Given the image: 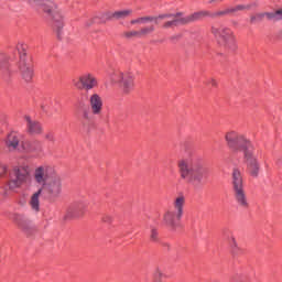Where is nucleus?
Masks as SVG:
<instances>
[{"instance_id": "1", "label": "nucleus", "mask_w": 282, "mask_h": 282, "mask_svg": "<svg viewBox=\"0 0 282 282\" xmlns=\"http://www.w3.org/2000/svg\"><path fill=\"white\" fill-rule=\"evenodd\" d=\"M225 140L227 142V147L234 153H243L245 164L247 165V172L251 177H259V173L261 172V164H259V160L257 159V154L254 152V145L246 135L231 130L225 134Z\"/></svg>"}, {"instance_id": "2", "label": "nucleus", "mask_w": 282, "mask_h": 282, "mask_svg": "<svg viewBox=\"0 0 282 282\" xmlns=\"http://www.w3.org/2000/svg\"><path fill=\"white\" fill-rule=\"evenodd\" d=\"M177 169L181 180L187 184L202 183V180H204L208 173L202 160L195 156L178 160Z\"/></svg>"}, {"instance_id": "3", "label": "nucleus", "mask_w": 282, "mask_h": 282, "mask_svg": "<svg viewBox=\"0 0 282 282\" xmlns=\"http://www.w3.org/2000/svg\"><path fill=\"white\" fill-rule=\"evenodd\" d=\"M29 3L36 6L48 15V25L55 34H57V39L63 36V28H65V15H63V11L58 10L56 3L52 2V0H28Z\"/></svg>"}, {"instance_id": "4", "label": "nucleus", "mask_w": 282, "mask_h": 282, "mask_svg": "<svg viewBox=\"0 0 282 282\" xmlns=\"http://www.w3.org/2000/svg\"><path fill=\"white\" fill-rule=\"evenodd\" d=\"M43 191L51 198L58 197V195L63 193V181L61 180V176L55 173L43 187L31 196L29 204L34 213L41 210V202L39 200V197H41Z\"/></svg>"}, {"instance_id": "5", "label": "nucleus", "mask_w": 282, "mask_h": 282, "mask_svg": "<svg viewBox=\"0 0 282 282\" xmlns=\"http://www.w3.org/2000/svg\"><path fill=\"white\" fill-rule=\"evenodd\" d=\"M210 34L216 39L218 45L227 50V52H235L237 50V36H235L232 29L212 25Z\"/></svg>"}, {"instance_id": "6", "label": "nucleus", "mask_w": 282, "mask_h": 282, "mask_svg": "<svg viewBox=\"0 0 282 282\" xmlns=\"http://www.w3.org/2000/svg\"><path fill=\"white\" fill-rule=\"evenodd\" d=\"M186 204V197L184 195L177 196L173 202V209H169L163 215V223L169 228H177L182 217H184V206Z\"/></svg>"}, {"instance_id": "7", "label": "nucleus", "mask_w": 282, "mask_h": 282, "mask_svg": "<svg viewBox=\"0 0 282 282\" xmlns=\"http://www.w3.org/2000/svg\"><path fill=\"white\" fill-rule=\"evenodd\" d=\"M231 186L236 204H238L240 208H248L250 205L248 203L246 189L243 188V175H241L239 169H234L232 171Z\"/></svg>"}, {"instance_id": "8", "label": "nucleus", "mask_w": 282, "mask_h": 282, "mask_svg": "<svg viewBox=\"0 0 282 282\" xmlns=\"http://www.w3.org/2000/svg\"><path fill=\"white\" fill-rule=\"evenodd\" d=\"M110 80L115 83V85H119L122 94L126 96H129V94L135 89V74H133V72L113 70L110 74Z\"/></svg>"}, {"instance_id": "9", "label": "nucleus", "mask_w": 282, "mask_h": 282, "mask_svg": "<svg viewBox=\"0 0 282 282\" xmlns=\"http://www.w3.org/2000/svg\"><path fill=\"white\" fill-rule=\"evenodd\" d=\"M30 180V166L20 165L15 166L12 171L11 178L9 181V188L14 191V188H21L23 184H28Z\"/></svg>"}, {"instance_id": "10", "label": "nucleus", "mask_w": 282, "mask_h": 282, "mask_svg": "<svg viewBox=\"0 0 282 282\" xmlns=\"http://www.w3.org/2000/svg\"><path fill=\"white\" fill-rule=\"evenodd\" d=\"M56 174V171L54 167L50 165H40L35 167L33 172V180L35 184L39 186H42V188L45 186V184L50 181L51 177H54Z\"/></svg>"}, {"instance_id": "11", "label": "nucleus", "mask_w": 282, "mask_h": 282, "mask_svg": "<svg viewBox=\"0 0 282 282\" xmlns=\"http://www.w3.org/2000/svg\"><path fill=\"white\" fill-rule=\"evenodd\" d=\"M74 86L77 89H86V91H89L95 89V87H98V79L94 74L85 73L80 75L77 80H74Z\"/></svg>"}, {"instance_id": "12", "label": "nucleus", "mask_w": 282, "mask_h": 282, "mask_svg": "<svg viewBox=\"0 0 282 282\" xmlns=\"http://www.w3.org/2000/svg\"><path fill=\"white\" fill-rule=\"evenodd\" d=\"M154 19H172L163 24V28L165 30H169V28H177V25H186V22L184 20V13L182 12L164 13L160 14L159 17H154Z\"/></svg>"}, {"instance_id": "13", "label": "nucleus", "mask_w": 282, "mask_h": 282, "mask_svg": "<svg viewBox=\"0 0 282 282\" xmlns=\"http://www.w3.org/2000/svg\"><path fill=\"white\" fill-rule=\"evenodd\" d=\"M82 131H93L96 127V115L89 112V109H84L79 116Z\"/></svg>"}, {"instance_id": "14", "label": "nucleus", "mask_w": 282, "mask_h": 282, "mask_svg": "<svg viewBox=\"0 0 282 282\" xmlns=\"http://www.w3.org/2000/svg\"><path fill=\"white\" fill-rule=\"evenodd\" d=\"M88 111L89 113H93V116H102V97L98 95L97 93L90 95L88 98Z\"/></svg>"}, {"instance_id": "15", "label": "nucleus", "mask_w": 282, "mask_h": 282, "mask_svg": "<svg viewBox=\"0 0 282 282\" xmlns=\"http://www.w3.org/2000/svg\"><path fill=\"white\" fill-rule=\"evenodd\" d=\"M13 221L17 224L18 228L22 230L25 235H32L34 232V227L32 226V221L28 219L24 215L14 214Z\"/></svg>"}, {"instance_id": "16", "label": "nucleus", "mask_w": 282, "mask_h": 282, "mask_svg": "<svg viewBox=\"0 0 282 282\" xmlns=\"http://www.w3.org/2000/svg\"><path fill=\"white\" fill-rule=\"evenodd\" d=\"M21 147L24 153H33V155L43 153V143L41 141H22Z\"/></svg>"}, {"instance_id": "17", "label": "nucleus", "mask_w": 282, "mask_h": 282, "mask_svg": "<svg viewBox=\"0 0 282 282\" xmlns=\"http://www.w3.org/2000/svg\"><path fill=\"white\" fill-rule=\"evenodd\" d=\"M4 144L10 151H17V149H19V144H21V133L18 131L9 132L4 139Z\"/></svg>"}, {"instance_id": "18", "label": "nucleus", "mask_w": 282, "mask_h": 282, "mask_svg": "<svg viewBox=\"0 0 282 282\" xmlns=\"http://www.w3.org/2000/svg\"><path fill=\"white\" fill-rule=\"evenodd\" d=\"M42 109L48 116H54L61 111V101L57 99H47L42 104Z\"/></svg>"}, {"instance_id": "19", "label": "nucleus", "mask_w": 282, "mask_h": 282, "mask_svg": "<svg viewBox=\"0 0 282 282\" xmlns=\"http://www.w3.org/2000/svg\"><path fill=\"white\" fill-rule=\"evenodd\" d=\"M26 120V131L31 135H41L43 133V124L36 120H32L29 116L25 117Z\"/></svg>"}, {"instance_id": "20", "label": "nucleus", "mask_w": 282, "mask_h": 282, "mask_svg": "<svg viewBox=\"0 0 282 282\" xmlns=\"http://www.w3.org/2000/svg\"><path fill=\"white\" fill-rule=\"evenodd\" d=\"M19 69L23 80H25V83H32V79L34 78V68L32 65L22 62L19 64Z\"/></svg>"}, {"instance_id": "21", "label": "nucleus", "mask_w": 282, "mask_h": 282, "mask_svg": "<svg viewBox=\"0 0 282 282\" xmlns=\"http://www.w3.org/2000/svg\"><path fill=\"white\" fill-rule=\"evenodd\" d=\"M206 17L213 18V13L210 11L203 10V11L194 12L189 15L183 17V19L185 21V25H188V23H195V21H202V19H206Z\"/></svg>"}, {"instance_id": "22", "label": "nucleus", "mask_w": 282, "mask_h": 282, "mask_svg": "<svg viewBox=\"0 0 282 282\" xmlns=\"http://www.w3.org/2000/svg\"><path fill=\"white\" fill-rule=\"evenodd\" d=\"M223 237H224V239H226V241H228L234 254H239V252H241V249L237 245V239H235V235L232 234V231L225 230L223 232Z\"/></svg>"}, {"instance_id": "23", "label": "nucleus", "mask_w": 282, "mask_h": 282, "mask_svg": "<svg viewBox=\"0 0 282 282\" xmlns=\"http://www.w3.org/2000/svg\"><path fill=\"white\" fill-rule=\"evenodd\" d=\"M11 74L12 72L10 70V63L6 61L0 62V78H2L3 80H9Z\"/></svg>"}, {"instance_id": "24", "label": "nucleus", "mask_w": 282, "mask_h": 282, "mask_svg": "<svg viewBox=\"0 0 282 282\" xmlns=\"http://www.w3.org/2000/svg\"><path fill=\"white\" fill-rule=\"evenodd\" d=\"M164 279H169V275L164 273V270L156 267L152 272V282H164Z\"/></svg>"}, {"instance_id": "25", "label": "nucleus", "mask_w": 282, "mask_h": 282, "mask_svg": "<svg viewBox=\"0 0 282 282\" xmlns=\"http://www.w3.org/2000/svg\"><path fill=\"white\" fill-rule=\"evenodd\" d=\"M158 23V18L155 17H141V18H137L134 20L130 21L131 25H138V24H144V23H149V22H153Z\"/></svg>"}, {"instance_id": "26", "label": "nucleus", "mask_w": 282, "mask_h": 282, "mask_svg": "<svg viewBox=\"0 0 282 282\" xmlns=\"http://www.w3.org/2000/svg\"><path fill=\"white\" fill-rule=\"evenodd\" d=\"M17 51L20 56V63H25V56H28V44L18 43Z\"/></svg>"}, {"instance_id": "27", "label": "nucleus", "mask_w": 282, "mask_h": 282, "mask_svg": "<svg viewBox=\"0 0 282 282\" xmlns=\"http://www.w3.org/2000/svg\"><path fill=\"white\" fill-rule=\"evenodd\" d=\"M131 14H133V10L131 9L115 11L112 13V19H117L119 21L120 19H127L131 17Z\"/></svg>"}, {"instance_id": "28", "label": "nucleus", "mask_w": 282, "mask_h": 282, "mask_svg": "<svg viewBox=\"0 0 282 282\" xmlns=\"http://www.w3.org/2000/svg\"><path fill=\"white\" fill-rule=\"evenodd\" d=\"M88 207H89V203L84 200V202L76 203L73 206V210H75L76 215H83V213H85V210H87Z\"/></svg>"}, {"instance_id": "29", "label": "nucleus", "mask_w": 282, "mask_h": 282, "mask_svg": "<svg viewBox=\"0 0 282 282\" xmlns=\"http://www.w3.org/2000/svg\"><path fill=\"white\" fill-rule=\"evenodd\" d=\"M155 32V26H143L139 30V39H144V36H149V34H153Z\"/></svg>"}, {"instance_id": "30", "label": "nucleus", "mask_w": 282, "mask_h": 282, "mask_svg": "<svg viewBox=\"0 0 282 282\" xmlns=\"http://www.w3.org/2000/svg\"><path fill=\"white\" fill-rule=\"evenodd\" d=\"M268 14H274V11H273V12L258 13V14H256V15H251V17H250V23H254V21H257V19H258V21H261L264 17H267V19H268L269 21H280V20L270 19V18L268 17Z\"/></svg>"}, {"instance_id": "31", "label": "nucleus", "mask_w": 282, "mask_h": 282, "mask_svg": "<svg viewBox=\"0 0 282 282\" xmlns=\"http://www.w3.org/2000/svg\"><path fill=\"white\" fill-rule=\"evenodd\" d=\"M123 39H128L130 41L131 39H140L139 31L132 30V31H126L122 33Z\"/></svg>"}, {"instance_id": "32", "label": "nucleus", "mask_w": 282, "mask_h": 282, "mask_svg": "<svg viewBox=\"0 0 282 282\" xmlns=\"http://www.w3.org/2000/svg\"><path fill=\"white\" fill-rule=\"evenodd\" d=\"M269 19H273L274 21L282 20V9L274 11V13H267Z\"/></svg>"}, {"instance_id": "33", "label": "nucleus", "mask_w": 282, "mask_h": 282, "mask_svg": "<svg viewBox=\"0 0 282 282\" xmlns=\"http://www.w3.org/2000/svg\"><path fill=\"white\" fill-rule=\"evenodd\" d=\"M230 282H248V278L243 274H236L231 278Z\"/></svg>"}, {"instance_id": "34", "label": "nucleus", "mask_w": 282, "mask_h": 282, "mask_svg": "<svg viewBox=\"0 0 282 282\" xmlns=\"http://www.w3.org/2000/svg\"><path fill=\"white\" fill-rule=\"evenodd\" d=\"M150 239L151 241H159V232H158V228L152 227L150 230Z\"/></svg>"}, {"instance_id": "35", "label": "nucleus", "mask_w": 282, "mask_h": 282, "mask_svg": "<svg viewBox=\"0 0 282 282\" xmlns=\"http://www.w3.org/2000/svg\"><path fill=\"white\" fill-rule=\"evenodd\" d=\"M101 221L104 224H113V216H111L109 214H105L101 216Z\"/></svg>"}, {"instance_id": "36", "label": "nucleus", "mask_w": 282, "mask_h": 282, "mask_svg": "<svg viewBox=\"0 0 282 282\" xmlns=\"http://www.w3.org/2000/svg\"><path fill=\"white\" fill-rule=\"evenodd\" d=\"M250 8H251L250 4H248V6L238 4V6H236V11H237V12H241V11H243V10H250Z\"/></svg>"}, {"instance_id": "37", "label": "nucleus", "mask_w": 282, "mask_h": 282, "mask_svg": "<svg viewBox=\"0 0 282 282\" xmlns=\"http://www.w3.org/2000/svg\"><path fill=\"white\" fill-rule=\"evenodd\" d=\"M8 173V165L0 164V177H3Z\"/></svg>"}, {"instance_id": "38", "label": "nucleus", "mask_w": 282, "mask_h": 282, "mask_svg": "<svg viewBox=\"0 0 282 282\" xmlns=\"http://www.w3.org/2000/svg\"><path fill=\"white\" fill-rule=\"evenodd\" d=\"M213 17H226V14H228V9L224 10V11H218L216 13H212Z\"/></svg>"}, {"instance_id": "39", "label": "nucleus", "mask_w": 282, "mask_h": 282, "mask_svg": "<svg viewBox=\"0 0 282 282\" xmlns=\"http://www.w3.org/2000/svg\"><path fill=\"white\" fill-rule=\"evenodd\" d=\"M206 85H212V87H217V80L214 78H209L207 79Z\"/></svg>"}, {"instance_id": "40", "label": "nucleus", "mask_w": 282, "mask_h": 282, "mask_svg": "<svg viewBox=\"0 0 282 282\" xmlns=\"http://www.w3.org/2000/svg\"><path fill=\"white\" fill-rule=\"evenodd\" d=\"M234 12H237V7L228 8L227 14H234Z\"/></svg>"}, {"instance_id": "41", "label": "nucleus", "mask_w": 282, "mask_h": 282, "mask_svg": "<svg viewBox=\"0 0 282 282\" xmlns=\"http://www.w3.org/2000/svg\"><path fill=\"white\" fill-rule=\"evenodd\" d=\"M276 36L282 41V30L278 31Z\"/></svg>"}, {"instance_id": "42", "label": "nucleus", "mask_w": 282, "mask_h": 282, "mask_svg": "<svg viewBox=\"0 0 282 282\" xmlns=\"http://www.w3.org/2000/svg\"><path fill=\"white\" fill-rule=\"evenodd\" d=\"M217 1H224V0H217Z\"/></svg>"}]
</instances>
